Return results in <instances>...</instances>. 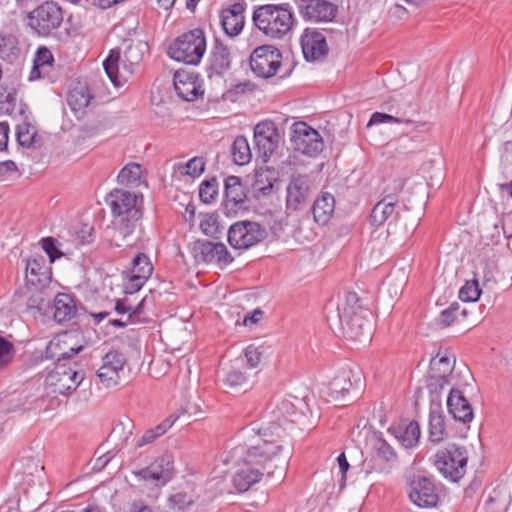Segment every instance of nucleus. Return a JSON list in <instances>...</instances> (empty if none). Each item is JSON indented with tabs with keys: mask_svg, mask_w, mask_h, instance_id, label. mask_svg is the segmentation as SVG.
I'll return each mask as SVG.
<instances>
[{
	"mask_svg": "<svg viewBox=\"0 0 512 512\" xmlns=\"http://www.w3.org/2000/svg\"><path fill=\"white\" fill-rule=\"evenodd\" d=\"M311 194V182L308 176L297 175L291 178L287 186L286 208L295 212L301 210Z\"/></svg>",
	"mask_w": 512,
	"mask_h": 512,
	"instance_id": "20",
	"label": "nucleus"
},
{
	"mask_svg": "<svg viewBox=\"0 0 512 512\" xmlns=\"http://www.w3.org/2000/svg\"><path fill=\"white\" fill-rule=\"evenodd\" d=\"M217 186L218 183L215 178L206 180L200 185L199 196L202 202L211 203L215 199L218 194Z\"/></svg>",
	"mask_w": 512,
	"mask_h": 512,
	"instance_id": "48",
	"label": "nucleus"
},
{
	"mask_svg": "<svg viewBox=\"0 0 512 512\" xmlns=\"http://www.w3.org/2000/svg\"><path fill=\"white\" fill-rule=\"evenodd\" d=\"M335 209L334 196L328 192L322 193L312 206L314 220L319 224H326L332 216Z\"/></svg>",
	"mask_w": 512,
	"mask_h": 512,
	"instance_id": "33",
	"label": "nucleus"
},
{
	"mask_svg": "<svg viewBox=\"0 0 512 512\" xmlns=\"http://www.w3.org/2000/svg\"><path fill=\"white\" fill-rule=\"evenodd\" d=\"M174 422L175 419L170 416L154 428L146 430L142 437L138 439L136 446L142 447L154 442L158 437L164 435L173 426Z\"/></svg>",
	"mask_w": 512,
	"mask_h": 512,
	"instance_id": "42",
	"label": "nucleus"
},
{
	"mask_svg": "<svg viewBox=\"0 0 512 512\" xmlns=\"http://www.w3.org/2000/svg\"><path fill=\"white\" fill-rule=\"evenodd\" d=\"M248 382V377L246 374L236 368H232L230 371L227 372L224 383L225 385L231 387V388H238V387H244Z\"/></svg>",
	"mask_w": 512,
	"mask_h": 512,
	"instance_id": "49",
	"label": "nucleus"
},
{
	"mask_svg": "<svg viewBox=\"0 0 512 512\" xmlns=\"http://www.w3.org/2000/svg\"><path fill=\"white\" fill-rule=\"evenodd\" d=\"M42 248L48 255L50 263L60 258L63 254L56 246V240L52 237H46L41 240Z\"/></svg>",
	"mask_w": 512,
	"mask_h": 512,
	"instance_id": "53",
	"label": "nucleus"
},
{
	"mask_svg": "<svg viewBox=\"0 0 512 512\" xmlns=\"http://www.w3.org/2000/svg\"><path fill=\"white\" fill-rule=\"evenodd\" d=\"M25 277L33 286H45L50 282L51 271L44 256L38 255L28 259Z\"/></svg>",
	"mask_w": 512,
	"mask_h": 512,
	"instance_id": "27",
	"label": "nucleus"
},
{
	"mask_svg": "<svg viewBox=\"0 0 512 512\" xmlns=\"http://www.w3.org/2000/svg\"><path fill=\"white\" fill-rule=\"evenodd\" d=\"M408 496L420 508H431L438 502V493L433 481L422 475H415L411 478Z\"/></svg>",
	"mask_w": 512,
	"mask_h": 512,
	"instance_id": "14",
	"label": "nucleus"
},
{
	"mask_svg": "<svg viewBox=\"0 0 512 512\" xmlns=\"http://www.w3.org/2000/svg\"><path fill=\"white\" fill-rule=\"evenodd\" d=\"M20 48L18 39L11 33H0V58L8 63H13L19 57Z\"/></svg>",
	"mask_w": 512,
	"mask_h": 512,
	"instance_id": "36",
	"label": "nucleus"
},
{
	"mask_svg": "<svg viewBox=\"0 0 512 512\" xmlns=\"http://www.w3.org/2000/svg\"><path fill=\"white\" fill-rule=\"evenodd\" d=\"M389 430L405 448L414 447L420 439V426L416 421L401 422Z\"/></svg>",
	"mask_w": 512,
	"mask_h": 512,
	"instance_id": "32",
	"label": "nucleus"
},
{
	"mask_svg": "<svg viewBox=\"0 0 512 512\" xmlns=\"http://www.w3.org/2000/svg\"><path fill=\"white\" fill-rule=\"evenodd\" d=\"M173 85L177 95L185 101H194L204 93L199 75L192 71H176Z\"/></svg>",
	"mask_w": 512,
	"mask_h": 512,
	"instance_id": "19",
	"label": "nucleus"
},
{
	"mask_svg": "<svg viewBox=\"0 0 512 512\" xmlns=\"http://www.w3.org/2000/svg\"><path fill=\"white\" fill-rule=\"evenodd\" d=\"M337 462L339 465L340 472L342 473V480L345 481V474L349 470V467H350V465L347 461V458L345 456V453H341L337 457Z\"/></svg>",
	"mask_w": 512,
	"mask_h": 512,
	"instance_id": "60",
	"label": "nucleus"
},
{
	"mask_svg": "<svg viewBox=\"0 0 512 512\" xmlns=\"http://www.w3.org/2000/svg\"><path fill=\"white\" fill-rule=\"evenodd\" d=\"M229 244L235 249H248L267 236V231L254 221H238L232 224L227 233Z\"/></svg>",
	"mask_w": 512,
	"mask_h": 512,
	"instance_id": "9",
	"label": "nucleus"
},
{
	"mask_svg": "<svg viewBox=\"0 0 512 512\" xmlns=\"http://www.w3.org/2000/svg\"><path fill=\"white\" fill-rule=\"evenodd\" d=\"M481 290L477 280L467 281L459 291V298L465 302H475L479 299Z\"/></svg>",
	"mask_w": 512,
	"mask_h": 512,
	"instance_id": "47",
	"label": "nucleus"
},
{
	"mask_svg": "<svg viewBox=\"0 0 512 512\" xmlns=\"http://www.w3.org/2000/svg\"><path fill=\"white\" fill-rule=\"evenodd\" d=\"M280 141L276 124L272 121L259 122L254 128V142L259 155L266 162L275 152Z\"/></svg>",
	"mask_w": 512,
	"mask_h": 512,
	"instance_id": "15",
	"label": "nucleus"
},
{
	"mask_svg": "<svg viewBox=\"0 0 512 512\" xmlns=\"http://www.w3.org/2000/svg\"><path fill=\"white\" fill-rule=\"evenodd\" d=\"M351 387L352 382L350 380L349 373L344 371L333 378V380L329 383L328 395L333 400L339 401L345 397V395L350 391Z\"/></svg>",
	"mask_w": 512,
	"mask_h": 512,
	"instance_id": "38",
	"label": "nucleus"
},
{
	"mask_svg": "<svg viewBox=\"0 0 512 512\" xmlns=\"http://www.w3.org/2000/svg\"><path fill=\"white\" fill-rule=\"evenodd\" d=\"M458 386V383L451 382L450 379H433L431 374H428L427 388L432 394H440L446 386Z\"/></svg>",
	"mask_w": 512,
	"mask_h": 512,
	"instance_id": "52",
	"label": "nucleus"
},
{
	"mask_svg": "<svg viewBox=\"0 0 512 512\" xmlns=\"http://www.w3.org/2000/svg\"><path fill=\"white\" fill-rule=\"evenodd\" d=\"M232 58L228 47L216 43L213 47L208 68L209 77L213 74L222 76L231 68Z\"/></svg>",
	"mask_w": 512,
	"mask_h": 512,
	"instance_id": "31",
	"label": "nucleus"
},
{
	"mask_svg": "<svg viewBox=\"0 0 512 512\" xmlns=\"http://www.w3.org/2000/svg\"><path fill=\"white\" fill-rule=\"evenodd\" d=\"M118 182L122 185L137 187L142 183V167L138 163H129L118 174Z\"/></svg>",
	"mask_w": 512,
	"mask_h": 512,
	"instance_id": "40",
	"label": "nucleus"
},
{
	"mask_svg": "<svg viewBox=\"0 0 512 512\" xmlns=\"http://www.w3.org/2000/svg\"><path fill=\"white\" fill-rule=\"evenodd\" d=\"M300 14L313 22H330L337 14V6L327 0H315L305 6Z\"/></svg>",
	"mask_w": 512,
	"mask_h": 512,
	"instance_id": "28",
	"label": "nucleus"
},
{
	"mask_svg": "<svg viewBox=\"0 0 512 512\" xmlns=\"http://www.w3.org/2000/svg\"><path fill=\"white\" fill-rule=\"evenodd\" d=\"M460 306L457 302L452 303L447 309L443 310L439 316V323L444 327L450 326L453 322L458 320V314L463 318L466 317L467 311L463 309L459 312Z\"/></svg>",
	"mask_w": 512,
	"mask_h": 512,
	"instance_id": "45",
	"label": "nucleus"
},
{
	"mask_svg": "<svg viewBox=\"0 0 512 512\" xmlns=\"http://www.w3.org/2000/svg\"><path fill=\"white\" fill-rule=\"evenodd\" d=\"M200 228L204 234L214 236L219 231L217 217L212 214L206 215L200 222Z\"/></svg>",
	"mask_w": 512,
	"mask_h": 512,
	"instance_id": "55",
	"label": "nucleus"
},
{
	"mask_svg": "<svg viewBox=\"0 0 512 512\" xmlns=\"http://www.w3.org/2000/svg\"><path fill=\"white\" fill-rule=\"evenodd\" d=\"M106 201L115 218V237L124 240L140 226L142 211L137 206V196L130 191L114 189L108 194Z\"/></svg>",
	"mask_w": 512,
	"mask_h": 512,
	"instance_id": "3",
	"label": "nucleus"
},
{
	"mask_svg": "<svg viewBox=\"0 0 512 512\" xmlns=\"http://www.w3.org/2000/svg\"><path fill=\"white\" fill-rule=\"evenodd\" d=\"M338 321L344 337L352 340H369L372 335V313L358 307H338Z\"/></svg>",
	"mask_w": 512,
	"mask_h": 512,
	"instance_id": "5",
	"label": "nucleus"
},
{
	"mask_svg": "<svg viewBox=\"0 0 512 512\" xmlns=\"http://www.w3.org/2000/svg\"><path fill=\"white\" fill-rule=\"evenodd\" d=\"M37 135L36 128L29 124L23 123L18 126L17 139L22 146L31 147L35 143V137Z\"/></svg>",
	"mask_w": 512,
	"mask_h": 512,
	"instance_id": "46",
	"label": "nucleus"
},
{
	"mask_svg": "<svg viewBox=\"0 0 512 512\" xmlns=\"http://www.w3.org/2000/svg\"><path fill=\"white\" fill-rule=\"evenodd\" d=\"M176 170L181 175H187L192 178L199 177L205 170V161L202 157H194L186 163H179Z\"/></svg>",
	"mask_w": 512,
	"mask_h": 512,
	"instance_id": "43",
	"label": "nucleus"
},
{
	"mask_svg": "<svg viewBox=\"0 0 512 512\" xmlns=\"http://www.w3.org/2000/svg\"><path fill=\"white\" fill-rule=\"evenodd\" d=\"M247 364L251 368H256L261 362L263 356V348L255 345H249L244 352Z\"/></svg>",
	"mask_w": 512,
	"mask_h": 512,
	"instance_id": "51",
	"label": "nucleus"
},
{
	"mask_svg": "<svg viewBox=\"0 0 512 512\" xmlns=\"http://www.w3.org/2000/svg\"><path fill=\"white\" fill-rule=\"evenodd\" d=\"M17 474L21 476L20 485L25 493L36 483L40 486L44 480V466L33 456L22 457L17 463Z\"/></svg>",
	"mask_w": 512,
	"mask_h": 512,
	"instance_id": "21",
	"label": "nucleus"
},
{
	"mask_svg": "<svg viewBox=\"0 0 512 512\" xmlns=\"http://www.w3.org/2000/svg\"><path fill=\"white\" fill-rule=\"evenodd\" d=\"M53 60V55L48 48H38L29 79H38L41 77L42 74L48 73V70L51 67Z\"/></svg>",
	"mask_w": 512,
	"mask_h": 512,
	"instance_id": "37",
	"label": "nucleus"
},
{
	"mask_svg": "<svg viewBox=\"0 0 512 512\" xmlns=\"http://www.w3.org/2000/svg\"><path fill=\"white\" fill-rule=\"evenodd\" d=\"M359 297L355 292H348L345 297V303L341 307H358Z\"/></svg>",
	"mask_w": 512,
	"mask_h": 512,
	"instance_id": "59",
	"label": "nucleus"
},
{
	"mask_svg": "<svg viewBox=\"0 0 512 512\" xmlns=\"http://www.w3.org/2000/svg\"><path fill=\"white\" fill-rule=\"evenodd\" d=\"M225 196L226 202L231 203L234 207L246 201L247 192L239 177L232 175L225 179Z\"/></svg>",
	"mask_w": 512,
	"mask_h": 512,
	"instance_id": "34",
	"label": "nucleus"
},
{
	"mask_svg": "<svg viewBox=\"0 0 512 512\" xmlns=\"http://www.w3.org/2000/svg\"><path fill=\"white\" fill-rule=\"evenodd\" d=\"M14 356L13 344L0 336V369L8 365Z\"/></svg>",
	"mask_w": 512,
	"mask_h": 512,
	"instance_id": "50",
	"label": "nucleus"
},
{
	"mask_svg": "<svg viewBox=\"0 0 512 512\" xmlns=\"http://www.w3.org/2000/svg\"><path fill=\"white\" fill-rule=\"evenodd\" d=\"M206 51V38L201 29L183 33L169 46L168 55L179 62L197 65Z\"/></svg>",
	"mask_w": 512,
	"mask_h": 512,
	"instance_id": "6",
	"label": "nucleus"
},
{
	"mask_svg": "<svg viewBox=\"0 0 512 512\" xmlns=\"http://www.w3.org/2000/svg\"><path fill=\"white\" fill-rule=\"evenodd\" d=\"M16 170H17V166L13 161L8 160V161L0 162V176H4L8 172H14Z\"/></svg>",
	"mask_w": 512,
	"mask_h": 512,
	"instance_id": "62",
	"label": "nucleus"
},
{
	"mask_svg": "<svg viewBox=\"0 0 512 512\" xmlns=\"http://www.w3.org/2000/svg\"><path fill=\"white\" fill-rule=\"evenodd\" d=\"M77 336L75 333L65 332L54 337L46 347V358L60 361L81 352L83 345H76L74 341Z\"/></svg>",
	"mask_w": 512,
	"mask_h": 512,
	"instance_id": "18",
	"label": "nucleus"
},
{
	"mask_svg": "<svg viewBox=\"0 0 512 512\" xmlns=\"http://www.w3.org/2000/svg\"><path fill=\"white\" fill-rule=\"evenodd\" d=\"M281 52L274 46H259L250 56V67L253 73L261 78L274 76L281 66Z\"/></svg>",
	"mask_w": 512,
	"mask_h": 512,
	"instance_id": "10",
	"label": "nucleus"
},
{
	"mask_svg": "<svg viewBox=\"0 0 512 512\" xmlns=\"http://www.w3.org/2000/svg\"><path fill=\"white\" fill-rule=\"evenodd\" d=\"M262 316H263V311L260 309H255L251 315H249V314L245 315V317L243 319V324L245 326L255 324L261 319Z\"/></svg>",
	"mask_w": 512,
	"mask_h": 512,
	"instance_id": "58",
	"label": "nucleus"
},
{
	"mask_svg": "<svg viewBox=\"0 0 512 512\" xmlns=\"http://www.w3.org/2000/svg\"><path fill=\"white\" fill-rule=\"evenodd\" d=\"M397 208H399V205L394 196L388 195L384 197L372 209L370 215L371 224L381 226L390 219L389 226H391L392 220H395V225L401 224L405 221L406 215H400Z\"/></svg>",
	"mask_w": 512,
	"mask_h": 512,
	"instance_id": "22",
	"label": "nucleus"
},
{
	"mask_svg": "<svg viewBox=\"0 0 512 512\" xmlns=\"http://www.w3.org/2000/svg\"><path fill=\"white\" fill-rule=\"evenodd\" d=\"M447 408L456 421L464 424L470 423L474 417L472 406L465 397V391L459 385L450 388Z\"/></svg>",
	"mask_w": 512,
	"mask_h": 512,
	"instance_id": "23",
	"label": "nucleus"
},
{
	"mask_svg": "<svg viewBox=\"0 0 512 512\" xmlns=\"http://www.w3.org/2000/svg\"><path fill=\"white\" fill-rule=\"evenodd\" d=\"M294 414V405L283 401L272 411L271 420L265 426L251 423L243 429L244 446L235 452L241 454L245 466L233 476V484L240 493L259 482L265 473L272 476L279 469L280 476L283 475L286 464L283 443Z\"/></svg>",
	"mask_w": 512,
	"mask_h": 512,
	"instance_id": "1",
	"label": "nucleus"
},
{
	"mask_svg": "<svg viewBox=\"0 0 512 512\" xmlns=\"http://www.w3.org/2000/svg\"><path fill=\"white\" fill-rule=\"evenodd\" d=\"M84 376L82 373L65 364H57L46 376L45 384L51 392L65 395L75 391Z\"/></svg>",
	"mask_w": 512,
	"mask_h": 512,
	"instance_id": "12",
	"label": "nucleus"
},
{
	"mask_svg": "<svg viewBox=\"0 0 512 512\" xmlns=\"http://www.w3.org/2000/svg\"><path fill=\"white\" fill-rule=\"evenodd\" d=\"M135 476L155 487L166 485L175 475L174 458L165 453L155 459L149 466L134 472Z\"/></svg>",
	"mask_w": 512,
	"mask_h": 512,
	"instance_id": "11",
	"label": "nucleus"
},
{
	"mask_svg": "<svg viewBox=\"0 0 512 512\" xmlns=\"http://www.w3.org/2000/svg\"><path fill=\"white\" fill-rule=\"evenodd\" d=\"M255 90V84L250 81H244L231 86L224 94L223 98L232 102L238 100L241 95L249 94Z\"/></svg>",
	"mask_w": 512,
	"mask_h": 512,
	"instance_id": "44",
	"label": "nucleus"
},
{
	"mask_svg": "<svg viewBox=\"0 0 512 512\" xmlns=\"http://www.w3.org/2000/svg\"><path fill=\"white\" fill-rule=\"evenodd\" d=\"M456 358L452 353L438 352V354L431 359L429 374L432 375L433 379H450L451 382H455V376L453 370L455 367Z\"/></svg>",
	"mask_w": 512,
	"mask_h": 512,
	"instance_id": "29",
	"label": "nucleus"
},
{
	"mask_svg": "<svg viewBox=\"0 0 512 512\" xmlns=\"http://www.w3.org/2000/svg\"><path fill=\"white\" fill-rule=\"evenodd\" d=\"M126 362L125 355L119 351H109L103 356L97 376L106 388L114 387L119 383L120 372Z\"/></svg>",
	"mask_w": 512,
	"mask_h": 512,
	"instance_id": "16",
	"label": "nucleus"
},
{
	"mask_svg": "<svg viewBox=\"0 0 512 512\" xmlns=\"http://www.w3.org/2000/svg\"><path fill=\"white\" fill-rule=\"evenodd\" d=\"M115 310L118 314L130 313L132 310L131 306H128L125 301L118 300L115 305Z\"/></svg>",
	"mask_w": 512,
	"mask_h": 512,
	"instance_id": "63",
	"label": "nucleus"
},
{
	"mask_svg": "<svg viewBox=\"0 0 512 512\" xmlns=\"http://www.w3.org/2000/svg\"><path fill=\"white\" fill-rule=\"evenodd\" d=\"M8 142V124L0 123V151L7 146Z\"/></svg>",
	"mask_w": 512,
	"mask_h": 512,
	"instance_id": "61",
	"label": "nucleus"
},
{
	"mask_svg": "<svg viewBox=\"0 0 512 512\" xmlns=\"http://www.w3.org/2000/svg\"><path fill=\"white\" fill-rule=\"evenodd\" d=\"M131 512H153V510L142 502H134L131 506Z\"/></svg>",
	"mask_w": 512,
	"mask_h": 512,
	"instance_id": "64",
	"label": "nucleus"
},
{
	"mask_svg": "<svg viewBox=\"0 0 512 512\" xmlns=\"http://www.w3.org/2000/svg\"><path fill=\"white\" fill-rule=\"evenodd\" d=\"M255 26L266 36L282 38L293 26L292 12L282 5H263L253 13Z\"/></svg>",
	"mask_w": 512,
	"mask_h": 512,
	"instance_id": "4",
	"label": "nucleus"
},
{
	"mask_svg": "<svg viewBox=\"0 0 512 512\" xmlns=\"http://www.w3.org/2000/svg\"><path fill=\"white\" fill-rule=\"evenodd\" d=\"M124 54L112 49L103 61L104 70L110 81L117 87L122 86L134 74L136 67L142 61L148 44L144 41L126 40Z\"/></svg>",
	"mask_w": 512,
	"mask_h": 512,
	"instance_id": "2",
	"label": "nucleus"
},
{
	"mask_svg": "<svg viewBox=\"0 0 512 512\" xmlns=\"http://www.w3.org/2000/svg\"><path fill=\"white\" fill-rule=\"evenodd\" d=\"M467 461L466 449L450 444L436 453L434 464L446 479L457 482L466 473Z\"/></svg>",
	"mask_w": 512,
	"mask_h": 512,
	"instance_id": "7",
	"label": "nucleus"
},
{
	"mask_svg": "<svg viewBox=\"0 0 512 512\" xmlns=\"http://www.w3.org/2000/svg\"><path fill=\"white\" fill-rule=\"evenodd\" d=\"M301 48L307 61L323 60L329 51L324 34L314 28H306L301 36Z\"/></svg>",
	"mask_w": 512,
	"mask_h": 512,
	"instance_id": "17",
	"label": "nucleus"
},
{
	"mask_svg": "<svg viewBox=\"0 0 512 512\" xmlns=\"http://www.w3.org/2000/svg\"><path fill=\"white\" fill-rule=\"evenodd\" d=\"M446 437L444 415L432 409L429 415V439L433 443H439Z\"/></svg>",
	"mask_w": 512,
	"mask_h": 512,
	"instance_id": "39",
	"label": "nucleus"
},
{
	"mask_svg": "<svg viewBox=\"0 0 512 512\" xmlns=\"http://www.w3.org/2000/svg\"><path fill=\"white\" fill-rule=\"evenodd\" d=\"M62 8L54 1H46L28 14V26L40 36H48L63 22Z\"/></svg>",
	"mask_w": 512,
	"mask_h": 512,
	"instance_id": "8",
	"label": "nucleus"
},
{
	"mask_svg": "<svg viewBox=\"0 0 512 512\" xmlns=\"http://www.w3.org/2000/svg\"><path fill=\"white\" fill-rule=\"evenodd\" d=\"M194 249L196 258L205 263L227 265L233 261L226 246L221 242L198 241Z\"/></svg>",
	"mask_w": 512,
	"mask_h": 512,
	"instance_id": "24",
	"label": "nucleus"
},
{
	"mask_svg": "<svg viewBox=\"0 0 512 512\" xmlns=\"http://www.w3.org/2000/svg\"><path fill=\"white\" fill-rule=\"evenodd\" d=\"M246 9V3L236 2L227 8H224L220 14V22L224 32L234 37L240 34L245 24L244 12Z\"/></svg>",
	"mask_w": 512,
	"mask_h": 512,
	"instance_id": "25",
	"label": "nucleus"
},
{
	"mask_svg": "<svg viewBox=\"0 0 512 512\" xmlns=\"http://www.w3.org/2000/svg\"><path fill=\"white\" fill-rule=\"evenodd\" d=\"M233 161L237 165L248 164L252 158L249 143L244 136H237L231 149Z\"/></svg>",
	"mask_w": 512,
	"mask_h": 512,
	"instance_id": "41",
	"label": "nucleus"
},
{
	"mask_svg": "<svg viewBox=\"0 0 512 512\" xmlns=\"http://www.w3.org/2000/svg\"><path fill=\"white\" fill-rule=\"evenodd\" d=\"M53 310V317L57 323L71 321L78 312L75 300L66 293H58L55 296Z\"/></svg>",
	"mask_w": 512,
	"mask_h": 512,
	"instance_id": "30",
	"label": "nucleus"
},
{
	"mask_svg": "<svg viewBox=\"0 0 512 512\" xmlns=\"http://www.w3.org/2000/svg\"><path fill=\"white\" fill-rule=\"evenodd\" d=\"M386 122H393V123H409V120H404L401 118L394 117L389 114L375 112L372 114L368 126L374 125V124H380V123H386Z\"/></svg>",
	"mask_w": 512,
	"mask_h": 512,
	"instance_id": "56",
	"label": "nucleus"
},
{
	"mask_svg": "<svg viewBox=\"0 0 512 512\" xmlns=\"http://www.w3.org/2000/svg\"><path fill=\"white\" fill-rule=\"evenodd\" d=\"M376 457L384 460L385 462H391L396 458V454L394 453L391 446L383 441L379 440L375 446Z\"/></svg>",
	"mask_w": 512,
	"mask_h": 512,
	"instance_id": "54",
	"label": "nucleus"
},
{
	"mask_svg": "<svg viewBox=\"0 0 512 512\" xmlns=\"http://www.w3.org/2000/svg\"><path fill=\"white\" fill-rule=\"evenodd\" d=\"M92 231V227L84 225L80 232L77 233V238L79 239V242L83 245L91 243L93 241Z\"/></svg>",
	"mask_w": 512,
	"mask_h": 512,
	"instance_id": "57",
	"label": "nucleus"
},
{
	"mask_svg": "<svg viewBox=\"0 0 512 512\" xmlns=\"http://www.w3.org/2000/svg\"><path fill=\"white\" fill-rule=\"evenodd\" d=\"M291 143L294 150L310 157L318 155L324 147L320 134L304 122L293 124Z\"/></svg>",
	"mask_w": 512,
	"mask_h": 512,
	"instance_id": "13",
	"label": "nucleus"
},
{
	"mask_svg": "<svg viewBox=\"0 0 512 512\" xmlns=\"http://www.w3.org/2000/svg\"><path fill=\"white\" fill-rule=\"evenodd\" d=\"M152 272L153 266L149 257L144 253H139L132 261V275L126 287L128 292L134 293L140 290Z\"/></svg>",
	"mask_w": 512,
	"mask_h": 512,
	"instance_id": "26",
	"label": "nucleus"
},
{
	"mask_svg": "<svg viewBox=\"0 0 512 512\" xmlns=\"http://www.w3.org/2000/svg\"><path fill=\"white\" fill-rule=\"evenodd\" d=\"M92 95L86 84H77L68 93L67 102L71 109L75 112L84 110L88 107Z\"/></svg>",
	"mask_w": 512,
	"mask_h": 512,
	"instance_id": "35",
	"label": "nucleus"
}]
</instances>
